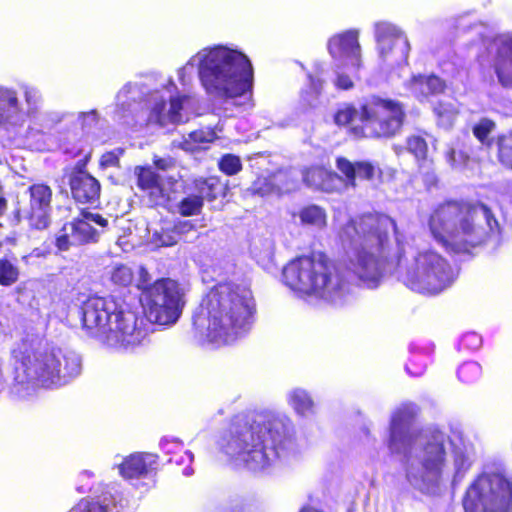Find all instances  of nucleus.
<instances>
[{"label":"nucleus","instance_id":"nucleus-1","mask_svg":"<svg viewBox=\"0 0 512 512\" xmlns=\"http://www.w3.org/2000/svg\"><path fill=\"white\" fill-rule=\"evenodd\" d=\"M393 232L397 245L396 274L407 288L436 295L450 287L457 274L448 261L432 249L416 250L402 239L395 221L384 214H367L348 221L339 231L347 254V269L365 286L375 288L389 258Z\"/></svg>","mask_w":512,"mask_h":512},{"label":"nucleus","instance_id":"nucleus-2","mask_svg":"<svg viewBox=\"0 0 512 512\" xmlns=\"http://www.w3.org/2000/svg\"><path fill=\"white\" fill-rule=\"evenodd\" d=\"M418 407L412 403L398 406L391 414L385 440L393 455L401 456L405 479L414 490L429 496L441 493L450 479L446 472L447 439L452 447V484H459L475 461V448L461 429H452L449 437L436 427L418 431L414 426Z\"/></svg>","mask_w":512,"mask_h":512},{"label":"nucleus","instance_id":"nucleus-3","mask_svg":"<svg viewBox=\"0 0 512 512\" xmlns=\"http://www.w3.org/2000/svg\"><path fill=\"white\" fill-rule=\"evenodd\" d=\"M218 446L235 465L267 473L294 454V426L284 415H267L251 424L233 423Z\"/></svg>","mask_w":512,"mask_h":512},{"label":"nucleus","instance_id":"nucleus-4","mask_svg":"<svg viewBox=\"0 0 512 512\" xmlns=\"http://www.w3.org/2000/svg\"><path fill=\"white\" fill-rule=\"evenodd\" d=\"M194 69L211 99L239 107L252 106L253 67L239 49L222 44L200 49L178 70L183 86L191 82Z\"/></svg>","mask_w":512,"mask_h":512},{"label":"nucleus","instance_id":"nucleus-5","mask_svg":"<svg viewBox=\"0 0 512 512\" xmlns=\"http://www.w3.org/2000/svg\"><path fill=\"white\" fill-rule=\"evenodd\" d=\"M255 300L245 284L220 282L210 289L193 316V325L202 341L230 344L251 330Z\"/></svg>","mask_w":512,"mask_h":512},{"label":"nucleus","instance_id":"nucleus-6","mask_svg":"<svg viewBox=\"0 0 512 512\" xmlns=\"http://www.w3.org/2000/svg\"><path fill=\"white\" fill-rule=\"evenodd\" d=\"M11 355L14 359L11 394L19 400L31 398L40 386H64L82 371V360L76 352L34 339H22L16 343Z\"/></svg>","mask_w":512,"mask_h":512},{"label":"nucleus","instance_id":"nucleus-7","mask_svg":"<svg viewBox=\"0 0 512 512\" xmlns=\"http://www.w3.org/2000/svg\"><path fill=\"white\" fill-rule=\"evenodd\" d=\"M177 87L169 80L165 87L167 99L159 91L151 92L141 83H127L116 95L113 120L133 129L148 124L161 127L187 122L194 112L196 99L176 92Z\"/></svg>","mask_w":512,"mask_h":512},{"label":"nucleus","instance_id":"nucleus-8","mask_svg":"<svg viewBox=\"0 0 512 512\" xmlns=\"http://www.w3.org/2000/svg\"><path fill=\"white\" fill-rule=\"evenodd\" d=\"M429 229L434 240L446 250L468 253L498 234L499 224L482 203L447 202L432 212Z\"/></svg>","mask_w":512,"mask_h":512},{"label":"nucleus","instance_id":"nucleus-9","mask_svg":"<svg viewBox=\"0 0 512 512\" xmlns=\"http://www.w3.org/2000/svg\"><path fill=\"white\" fill-rule=\"evenodd\" d=\"M82 327L86 334L110 347L134 350L146 338L143 320L113 297H92L80 310Z\"/></svg>","mask_w":512,"mask_h":512},{"label":"nucleus","instance_id":"nucleus-10","mask_svg":"<svg viewBox=\"0 0 512 512\" xmlns=\"http://www.w3.org/2000/svg\"><path fill=\"white\" fill-rule=\"evenodd\" d=\"M286 286L302 297L343 305L350 297L351 284L344 273L323 255L299 257L282 270Z\"/></svg>","mask_w":512,"mask_h":512},{"label":"nucleus","instance_id":"nucleus-11","mask_svg":"<svg viewBox=\"0 0 512 512\" xmlns=\"http://www.w3.org/2000/svg\"><path fill=\"white\" fill-rule=\"evenodd\" d=\"M405 111L401 103L378 96L367 97L357 110L354 106H341L334 121L339 126L352 124L359 120L361 125L353 127L358 137L388 138L397 134L404 122Z\"/></svg>","mask_w":512,"mask_h":512},{"label":"nucleus","instance_id":"nucleus-12","mask_svg":"<svg viewBox=\"0 0 512 512\" xmlns=\"http://www.w3.org/2000/svg\"><path fill=\"white\" fill-rule=\"evenodd\" d=\"M465 512H509L512 507V478L501 469L485 468L467 487Z\"/></svg>","mask_w":512,"mask_h":512},{"label":"nucleus","instance_id":"nucleus-13","mask_svg":"<svg viewBox=\"0 0 512 512\" xmlns=\"http://www.w3.org/2000/svg\"><path fill=\"white\" fill-rule=\"evenodd\" d=\"M140 301L147 320L162 326L174 325L185 304L182 288L169 278L143 288Z\"/></svg>","mask_w":512,"mask_h":512},{"label":"nucleus","instance_id":"nucleus-14","mask_svg":"<svg viewBox=\"0 0 512 512\" xmlns=\"http://www.w3.org/2000/svg\"><path fill=\"white\" fill-rule=\"evenodd\" d=\"M20 91L24 103L15 88L0 85V129L22 127L28 119L35 118L39 113L43 103L40 89L23 83L20 85Z\"/></svg>","mask_w":512,"mask_h":512},{"label":"nucleus","instance_id":"nucleus-15","mask_svg":"<svg viewBox=\"0 0 512 512\" xmlns=\"http://www.w3.org/2000/svg\"><path fill=\"white\" fill-rule=\"evenodd\" d=\"M93 224L104 228L107 225V220L97 213L82 212L80 217L66 223L59 231L56 238L57 247L66 251L73 245L96 242L100 232Z\"/></svg>","mask_w":512,"mask_h":512},{"label":"nucleus","instance_id":"nucleus-16","mask_svg":"<svg viewBox=\"0 0 512 512\" xmlns=\"http://www.w3.org/2000/svg\"><path fill=\"white\" fill-rule=\"evenodd\" d=\"M488 62L499 84L512 88V33L495 36L487 45Z\"/></svg>","mask_w":512,"mask_h":512},{"label":"nucleus","instance_id":"nucleus-17","mask_svg":"<svg viewBox=\"0 0 512 512\" xmlns=\"http://www.w3.org/2000/svg\"><path fill=\"white\" fill-rule=\"evenodd\" d=\"M359 35L360 31L358 29H348L334 34L327 43V49L331 57L345 63L354 72L362 67Z\"/></svg>","mask_w":512,"mask_h":512},{"label":"nucleus","instance_id":"nucleus-18","mask_svg":"<svg viewBox=\"0 0 512 512\" xmlns=\"http://www.w3.org/2000/svg\"><path fill=\"white\" fill-rule=\"evenodd\" d=\"M29 206L22 213L29 224L36 229H45L50 223L52 211V189L43 183L29 187Z\"/></svg>","mask_w":512,"mask_h":512},{"label":"nucleus","instance_id":"nucleus-19","mask_svg":"<svg viewBox=\"0 0 512 512\" xmlns=\"http://www.w3.org/2000/svg\"><path fill=\"white\" fill-rule=\"evenodd\" d=\"M119 474L124 479L148 478L156 473L158 455L152 453L136 452L115 463Z\"/></svg>","mask_w":512,"mask_h":512},{"label":"nucleus","instance_id":"nucleus-20","mask_svg":"<svg viewBox=\"0 0 512 512\" xmlns=\"http://www.w3.org/2000/svg\"><path fill=\"white\" fill-rule=\"evenodd\" d=\"M70 188L73 198L79 203L95 204L100 196L98 180L82 169L71 174Z\"/></svg>","mask_w":512,"mask_h":512},{"label":"nucleus","instance_id":"nucleus-21","mask_svg":"<svg viewBox=\"0 0 512 512\" xmlns=\"http://www.w3.org/2000/svg\"><path fill=\"white\" fill-rule=\"evenodd\" d=\"M138 186L148 191L154 204H162L169 199V189L164 178L155 173L150 167H136Z\"/></svg>","mask_w":512,"mask_h":512},{"label":"nucleus","instance_id":"nucleus-22","mask_svg":"<svg viewBox=\"0 0 512 512\" xmlns=\"http://www.w3.org/2000/svg\"><path fill=\"white\" fill-rule=\"evenodd\" d=\"M410 50L411 45L408 38L388 41V49L377 50L380 68L385 72H391L395 68L407 64Z\"/></svg>","mask_w":512,"mask_h":512},{"label":"nucleus","instance_id":"nucleus-23","mask_svg":"<svg viewBox=\"0 0 512 512\" xmlns=\"http://www.w3.org/2000/svg\"><path fill=\"white\" fill-rule=\"evenodd\" d=\"M408 88L416 98L423 101L429 96L442 93L446 88V84L435 75H417L411 78Z\"/></svg>","mask_w":512,"mask_h":512},{"label":"nucleus","instance_id":"nucleus-24","mask_svg":"<svg viewBox=\"0 0 512 512\" xmlns=\"http://www.w3.org/2000/svg\"><path fill=\"white\" fill-rule=\"evenodd\" d=\"M286 399L288 405L297 415L309 418L316 414V403L305 389L297 387L289 390Z\"/></svg>","mask_w":512,"mask_h":512},{"label":"nucleus","instance_id":"nucleus-25","mask_svg":"<svg viewBox=\"0 0 512 512\" xmlns=\"http://www.w3.org/2000/svg\"><path fill=\"white\" fill-rule=\"evenodd\" d=\"M374 39L376 42V49L385 51L388 49V41L390 40H404L408 38L405 31L398 25L381 20L373 24Z\"/></svg>","mask_w":512,"mask_h":512},{"label":"nucleus","instance_id":"nucleus-26","mask_svg":"<svg viewBox=\"0 0 512 512\" xmlns=\"http://www.w3.org/2000/svg\"><path fill=\"white\" fill-rule=\"evenodd\" d=\"M337 169L345 175L346 185L355 186L356 176L363 179H372L374 176L375 168L369 162L351 163L343 157L336 160Z\"/></svg>","mask_w":512,"mask_h":512},{"label":"nucleus","instance_id":"nucleus-27","mask_svg":"<svg viewBox=\"0 0 512 512\" xmlns=\"http://www.w3.org/2000/svg\"><path fill=\"white\" fill-rule=\"evenodd\" d=\"M286 178L284 173H276L271 177H259L252 185L251 190L254 194L266 196L271 194H281L291 191L294 186L285 184L282 181Z\"/></svg>","mask_w":512,"mask_h":512},{"label":"nucleus","instance_id":"nucleus-28","mask_svg":"<svg viewBox=\"0 0 512 512\" xmlns=\"http://www.w3.org/2000/svg\"><path fill=\"white\" fill-rule=\"evenodd\" d=\"M303 180L309 187L328 191L334 188L333 182L339 177L322 167H313L304 173Z\"/></svg>","mask_w":512,"mask_h":512},{"label":"nucleus","instance_id":"nucleus-29","mask_svg":"<svg viewBox=\"0 0 512 512\" xmlns=\"http://www.w3.org/2000/svg\"><path fill=\"white\" fill-rule=\"evenodd\" d=\"M114 499L111 494L81 499L68 512H114Z\"/></svg>","mask_w":512,"mask_h":512},{"label":"nucleus","instance_id":"nucleus-30","mask_svg":"<svg viewBox=\"0 0 512 512\" xmlns=\"http://www.w3.org/2000/svg\"><path fill=\"white\" fill-rule=\"evenodd\" d=\"M299 217L303 225H308L321 229L326 226L327 216L320 206L309 205L302 208L299 212Z\"/></svg>","mask_w":512,"mask_h":512},{"label":"nucleus","instance_id":"nucleus-31","mask_svg":"<svg viewBox=\"0 0 512 512\" xmlns=\"http://www.w3.org/2000/svg\"><path fill=\"white\" fill-rule=\"evenodd\" d=\"M195 187L197 190V196L201 197V201H213L215 200L219 194L222 193L223 187L220 181L215 177H210L207 179L197 180L195 183Z\"/></svg>","mask_w":512,"mask_h":512},{"label":"nucleus","instance_id":"nucleus-32","mask_svg":"<svg viewBox=\"0 0 512 512\" xmlns=\"http://www.w3.org/2000/svg\"><path fill=\"white\" fill-rule=\"evenodd\" d=\"M179 237L174 232L173 228H161L152 233L149 239V244L155 248L171 247L177 244Z\"/></svg>","mask_w":512,"mask_h":512},{"label":"nucleus","instance_id":"nucleus-33","mask_svg":"<svg viewBox=\"0 0 512 512\" xmlns=\"http://www.w3.org/2000/svg\"><path fill=\"white\" fill-rule=\"evenodd\" d=\"M20 271L15 262L8 258L0 259V285L12 286L19 279Z\"/></svg>","mask_w":512,"mask_h":512},{"label":"nucleus","instance_id":"nucleus-34","mask_svg":"<svg viewBox=\"0 0 512 512\" xmlns=\"http://www.w3.org/2000/svg\"><path fill=\"white\" fill-rule=\"evenodd\" d=\"M322 73H323L322 67L318 66L316 75L308 76L309 91H306V90L303 91V98L310 106L314 105V102L316 101V99L322 92V88H323V81L321 79Z\"/></svg>","mask_w":512,"mask_h":512},{"label":"nucleus","instance_id":"nucleus-35","mask_svg":"<svg viewBox=\"0 0 512 512\" xmlns=\"http://www.w3.org/2000/svg\"><path fill=\"white\" fill-rule=\"evenodd\" d=\"M457 375L463 383H473L481 377L482 368L477 362H465L458 368Z\"/></svg>","mask_w":512,"mask_h":512},{"label":"nucleus","instance_id":"nucleus-36","mask_svg":"<svg viewBox=\"0 0 512 512\" xmlns=\"http://www.w3.org/2000/svg\"><path fill=\"white\" fill-rule=\"evenodd\" d=\"M94 478V474L90 471H83L78 476V484L76 486V490L79 493H86L91 492L93 494L92 497L97 496H103L104 494H110L109 492H102L99 494L100 491V484L98 486H94L91 484L92 480Z\"/></svg>","mask_w":512,"mask_h":512},{"label":"nucleus","instance_id":"nucleus-37","mask_svg":"<svg viewBox=\"0 0 512 512\" xmlns=\"http://www.w3.org/2000/svg\"><path fill=\"white\" fill-rule=\"evenodd\" d=\"M202 207L201 197H198L196 194H190L183 198L178 205L179 212L183 216L196 215L200 213Z\"/></svg>","mask_w":512,"mask_h":512},{"label":"nucleus","instance_id":"nucleus-38","mask_svg":"<svg viewBox=\"0 0 512 512\" xmlns=\"http://www.w3.org/2000/svg\"><path fill=\"white\" fill-rule=\"evenodd\" d=\"M498 148L500 162L512 169V133L499 137Z\"/></svg>","mask_w":512,"mask_h":512},{"label":"nucleus","instance_id":"nucleus-39","mask_svg":"<svg viewBox=\"0 0 512 512\" xmlns=\"http://www.w3.org/2000/svg\"><path fill=\"white\" fill-rule=\"evenodd\" d=\"M110 278L113 283L121 285V286H127L131 283L133 279V274L131 269L123 264H117L114 267H112L110 271Z\"/></svg>","mask_w":512,"mask_h":512},{"label":"nucleus","instance_id":"nucleus-40","mask_svg":"<svg viewBox=\"0 0 512 512\" xmlns=\"http://www.w3.org/2000/svg\"><path fill=\"white\" fill-rule=\"evenodd\" d=\"M434 112L439 119L440 125L449 127L457 114L455 107L452 104L439 103L435 108Z\"/></svg>","mask_w":512,"mask_h":512},{"label":"nucleus","instance_id":"nucleus-41","mask_svg":"<svg viewBox=\"0 0 512 512\" xmlns=\"http://www.w3.org/2000/svg\"><path fill=\"white\" fill-rule=\"evenodd\" d=\"M407 149L417 159H425L427 155V142L419 135H413L407 139Z\"/></svg>","mask_w":512,"mask_h":512},{"label":"nucleus","instance_id":"nucleus-42","mask_svg":"<svg viewBox=\"0 0 512 512\" xmlns=\"http://www.w3.org/2000/svg\"><path fill=\"white\" fill-rule=\"evenodd\" d=\"M494 129L495 123L487 118H483L473 127V134L482 144L489 145V134Z\"/></svg>","mask_w":512,"mask_h":512},{"label":"nucleus","instance_id":"nucleus-43","mask_svg":"<svg viewBox=\"0 0 512 512\" xmlns=\"http://www.w3.org/2000/svg\"><path fill=\"white\" fill-rule=\"evenodd\" d=\"M241 168L240 158L233 154H226L219 161V169L227 175H235Z\"/></svg>","mask_w":512,"mask_h":512},{"label":"nucleus","instance_id":"nucleus-44","mask_svg":"<svg viewBox=\"0 0 512 512\" xmlns=\"http://www.w3.org/2000/svg\"><path fill=\"white\" fill-rule=\"evenodd\" d=\"M446 159L453 168L461 169L467 164L469 157L463 151L450 149L446 154Z\"/></svg>","mask_w":512,"mask_h":512},{"label":"nucleus","instance_id":"nucleus-45","mask_svg":"<svg viewBox=\"0 0 512 512\" xmlns=\"http://www.w3.org/2000/svg\"><path fill=\"white\" fill-rule=\"evenodd\" d=\"M159 446L164 453L171 454L180 451L183 447V443L178 438L172 436H164L160 440Z\"/></svg>","mask_w":512,"mask_h":512},{"label":"nucleus","instance_id":"nucleus-46","mask_svg":"<svg viewBox=\"0 0 512 512\" xmlns=\"http://www.w3.org/2000/svg\"><path fill=\"white\" fill-rule=\"evenodd\" d=\"M216 138V132L213 129L197 130L189 134V140L195 144L210 143Z\"/></svg>","mask_w":512,"mask_h":512},{"label":"nucleus","instance_id":"nucleus-47","mask_svg":"<svg viewBox=\"0 0 512 512\" xmlns=\"http://www.w3.org/2000/svg\"><path fill=\"white\" fill-rule=\"evenodd\" d=\"M460 344L466 349L476 350L481 346L482 338L476 332H468L462 336Z\"/></svg>","mask_w":512,"mask_h":512},{"label":"nucleus","instance_id":"nucleus-48","mask_svg":"<svg viewBox=\"0 0 512 512\" xmlns=\"http://www.w3.org/2000/svg\"><path fill=\"white\" fill-rule=\"evenodd\" d=\"M174 232L179 237V240L181 238H184L185 240H188V237L186 236L189 232H196L195 226L190 220L185 221H179L177 222L173 227Z\"/></svg>","mask_w":512,"mask_h":512},{"label":"nucleus","instance_id":"nucleus-49","mask_svg":"<svg viewBox=\"0 0 512 512\" xmlns=\"http://www.w3.org/2000/svg\"><path fill=\"white\" fill-rule=\"evenodd\" d=\"M78 120L80 121L81 127L83 129L91 127L98 122V113L96 110L80 112L78 114Z\"/></svg>","mask_w":512,"mask_h":512},{"label":"nucleus","instance_id":"nucleus-50","mask_svg":"<svg viewBox=\"0 0 512 512\" xmlns=\"http://www.w3.org/2000/svg\"><path fill=\"white\" fill-rule=\"evenodd\" d=\"M334 85L339 90H349L353 88L354 83L349 75H346L341 72H336Z\"/></svg>","mask_w":512,"mask_h":512},{"label":"nucleus","instance_id":"nucleus-51","mask_svg":"<svg viewBox=\"0 0 512 512\" xmlns=\"http://www.w3.org/2000/svg\"><path fill=\"white\" fill-rule=\"evenodd\" d=\"M119 162L118 155L114 152H107L102 155L100 165L103 168L117 166Z\"/></svg>","mask_w":512,"mask_h":512},{"label":"nucleus","instance_id":"nucleus-52","mask_svg":"<svg viewBox=\"0 0 512 512\" xmlns=\"http://www.w3.org/2000/svg\"><path fill=\"white\" fill-rule=\"evenodd\" d=\"M155 166L162 171H169L174 168L175 163L171 158H157L154 160Z\"/></svg>","mask_w":512,"mask_h":512},{"label":"nucleus","instance_id":"nucleus-53","mask_svg":"<svg viewBox=\"0 0 512 512\" xmlns=\"http://www.w3.org/2000/svg\"><path fill=\"white\" fill-rule=\"evenodd\" d=\"M412 365H413V361H410L408 364H406V370L409 374H411L412 376H420L423 374V372L425 370V365H422L415 369L412 368Z\"/></svg>","mask_w":512,"mask_h":512},{"label":"nucleus","instance_id":"nucleus-54","mask_svg":"<svg viewBox=\"0 0 512 512\" xmlns=\"http://www.w3.org/2000/svg\"><path fill=\"white\" fill-rule=\"evenodd\" d=\"M194 460V455L191 451H185L184 455L181 456L180 461L175 460L177 464H191Z\"/></svg>","mask_w":512,"mask_h":512},{"label":"nucleus","instance_id":"nucleus-55","mask_svg":"<svg viewBox=\"0 0 512 512\" xmlns=\"http://www.w3.org/2000/svg\"><path fill=\"white\" fill-rule=\"evenodd\" d=\"M300 512H322L321 510L313 507V506H310V505H307V506H304Z\"/></svg>","mask_w":512,"mask_h":512},{"label":"nucleus","instance_id":"nucleus-56","mask_svg":"<svg viewBox=\"0 0 512 512\" xmlns=\"http://www.w3.org/2000/svg\"><path fill=\"white\" fill-rule=\"evenodd\" d=\"M193 473H194V470L189 466H187L183 470V475H185V476H191Z\"/></svg>","mask_w":512,"mask_h":512},{"label":"nucleus","instance_id":"nucleus-57","mask_svg":"<svg viewBox=\"0 0 512 512\" xmlns=\"http://www.w3.org/2000/svg\"><path fill=\"white\" fill-rule=\"evenodd\" d=\"M507 193L511 190L512 191V184H508L506 187Z\"/></svg>","mask_w":512,"mask_h":512},{"label":"nucleus","instance_id":"nucleus-58","mask_svg":"<svg viewBox=\"0 0 512 512\" xmlns=\"http://www.w3.org/2000/svg\"><path fill=\"white\" fill-rule=\"evenodd\" d=\"M168 180H169V181H168V184H169V185H170V184H172V181H174V179H173L172 177H169V178H168Z\"/></svg>","mask_w":512,"mask_h":512}]
</instances>
